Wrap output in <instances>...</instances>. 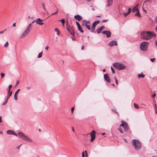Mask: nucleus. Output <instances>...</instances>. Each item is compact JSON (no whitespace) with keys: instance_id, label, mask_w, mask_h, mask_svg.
<instances>
[{"instance_id":"17","label":"nucleus","mask_w":157,"mask_h":157,"mask_svg":"<svg viewBox=\"0 0 157 157\" xmlns=\"http://www.w3.org/2000/svg\"><path fill=\"white\" fill-rule=\"evenodd\" d=\"M20 90V89H18L17 90L16 92L15 93L14 95V99L15 100H17V94L19 91Z\"/></svg>"},{"instance_id":"51","label":"nucleus","mask_w":157,"mask_h":157,"mask_svg":"<svg viewBox=\"0 0 157 157\" xmlns=\"http://www.w3.org/2000/svg\"><path fill=\"white\" fill-rule=\"evenodd\" d=\"M2 116H0V123L2 122Z\"/></svg>"},{"instance_id":"59","label":"nucleus","mask_w":157,"mask_h":157,"mask_svg":"<svg viewBox=\"0 0 157 157\" xmlns=\"http://www.w3.org/2000/svg\"><path fill=\"white\" fill-rule=\"evenodd\" d=\"M72 40H76L75 39L74 37H72Z\"/></svg>"},{"instance_id":"30","label":"nucleus","mask_w":157,"mask_h":157,"mask_svg":"<svg viewBox=\"0 0 157 157\" xmlns=\"http://www.w3.org/2000/svg\"><path fill=\"white\" fill-rule=\"evenodd\" d=\"M0 75L1 76L2 78H3L5 76V74L3 73H1L0 74Z\"/></svg>"},{"instance_id":"4","label":"nucleus","mask_w":157,"mask_h":157,"mask_svg":"<svg viewBox=\"0 0 157 157\" xmlns=\"http://www.w3.org/2000/svg\"><path fill=\"white\" fill-rule=\"evenodd\" d=\"M133 146L136 150H138L141 148V144L140 142L137 140L134 139L133 140Z\"/></svg>"},{"instance_id":"1","label":"nucleus","mask_w":157,"mask_h":157,"mask_svg":"<svg viewBox=\"0 0 157 157\" xmlns=\"http://www.w3.org/2000/svg\"><path fill=\"white\" fill-rule=\"evenodd\" d=\"M156 34L152 32L143 31L140 33L141 37L144 40H148L153 36H155Z\"/></svg>"},{"instance_id":"28","label":"nucleus","mask_w":157,"mask_h":157,"mask_svg":"<svg viewBox=\"0 0 157 157\" xmlns=\"http://www.w3.org/2000/svg\"><path fill=\"white\" fill-rule=\"evenodd\" d=\"M59 21H61V22H62V23L63 24V25L64 26V22H65L64 19H62L61 20H59Z\"/></svg>"},{"instance_id":"62","label":"nucleus","mask_w":157,"mask_h":157,"mask_svg":"<svg viewBox=\"0 0 157 157\" xmlns=\"http://www.w3.org/2000/svg\"><path fill=\"white\" fill-rule=\"evenodd\" d=\"M11 96V95L9 94H8V95H7V96L10 97Z\"/></svg>"},{"instance_id":"40","label":"nucleus","mask_w":157,"mask_h":157,"mask_svg":"<svg viewBox=\"0 0 157 157\" xmlns=\"http://www.w3.org/2000/svg\"><path fill=\"white\" fill-rule=\"evenodd\" d=\"M123 14L124 15V16H127L129 14V13H124Z\"/></svg>"},{"instance_id":"64","label":"nucleus","mask_w":157,"mask_h":157,"mask_svg":"<svg viewBox=\"0 0 157 157\" xmlns=\"http://www.w3.org/2000/svg\"><path fill=\"white\" fill-rule=\"evenodd\" d=\"M101 134L102 135H104L105 134V132H104V133H102Z\"/></svg>"},{"instance_id":"12","label":"nucleus","mask_w":157,"mask_h":157,"mask_svg":"<svg viewBox=\"0 0 157 157\" xmlns=\"http://www.w3.org/2000/svg\"><path fill=\"white\" fill-rule=\"evenodd\" d=\"M102 34H105L107 37H110L111 35V32L109 31L106 30L103 31L102 32Z\"/></svg>"},{"instance_id":"31","label":"nucleus","mask_w":157,"mask_h":157,"mask_svg":"<svg viewBox=\"0 0 157 157\" xmlns=\"http://www.w3.org/2000/svg\"><path fill=\"white\" fill-rule=\"evenodd\" d=\"M9 45L8 42H6V44H4V47H7Z\"/></svg>"},{"instance_id":"10","label":"nucleus","mask_w":157,"mask_h":157,"mask_svg":"<svg viewBox=\"0 0 157 157\" xmlns=\"http://www.w3.org/2000/svg\"><path fill=\"white\" fill-rule=\"evenodd\" d=\"M96 132L93 130L90 134L91 137L90 142H92L95 139L96 136Z\"/></svg>"},{"instance_id":"47","label":"nucleus","mask_w":157,"mask_h":157,"mask_svg":"<svg viewBox=\"0 0 157 157\" xmlns=\"http://www.w3.org/2000/svg\"><path fill=\"white\" fill-rule=\"evenodd\" d=\"M12 91H10L9 92H8V94H9L11 95L12 94Z\"/></svg>"},{"instance_id":"34","label":"nucleus","mask_w":157,"mask_h":157,"mask_svg":"<svg viewBox=\"0 0 157 157\" xmlns=\"http://www.w3.org/2000/svg\"><path fill=\"white\" fill-rule=\"evenodd\" d=\"M155 58H152V59H150V60L152 62H154L155 60Z\"/></svg>"},{"instance_id":"22","label":"nucleus","mask_w":157,"mask_h":157,"mask_svg":"<svg viewBox=\"0 0 157 157\" xmlns=\"http://www.w3.org/2000/svg\"><path fill=\"white\" fill-rule=\"evenodd\" d=\"M78 29L81 33H84V31L81 26L78 28Z\"/></svg>"},{"instance_id":"46","label":"nucleus","mask_w":157,"mask_h":157,"mask_svg":"<svg viewBox=\"0 0 157 157\" xmlns=\"http://www.w3.org/2000/svg\"><path fill=\"white\" fill-rule=\"evenodd\" d=\"M156 96V94L155 93H154V94L152 95V98H154Z\"/></svg>"},{"instance_id":"13","label":"nucleus","mask_w":157,"mask_h":157,"mask_svg":"<svg viewBox=\"0 0 157 157\" xmlns=\"http://www.w3.org/2000/svg\"><path fill=\"white\" fill-rule=\"evenodd\" d=\"M108 45L110 46H112L114 45H117V42L116 40L111 41L109 43Z\"/></svg>"},{"instance_id":"39","label":"nucleus","mask_w":157,"mask_h":157,"mask_svg":"<svg viewBox=\"0 0 157 157\" xmlns=\"http://www.w3.org/2000/svg\"><path fill=\"white\" fill-rule=\"evenodd\" d=\"M119 131L121 133H123V131L122 130V129L121 128H119Z\"/></svg>"},{"instance_id":"61","label":"nucleus","mask_w":157,"mask_h":157,"mask_svg":"<svg viewBox=\"0 0 157 157\" xmlns=\"http://www.w3.org/2000/svg\"><path fill=\"white\" fill-rule=\"evenodd\" d=\"M27 89H30V87H29H29H26Z\"/></svg>"},{"instance_id":"23","label":"nucleus","mask_w":157,"mask_h":157,"mask_svg":"<svg viewBox=\"0 0 157 157\" xmlns=\"http://www.w3.org/2000/svg\"><path fill=\"white\" fill-rule=\"evenodd\" d=\"M86 27L89 30L91 31V28L90 27V24H88Z\"/></svg>"},{"instance_id":"55","label":"nucleus","mask_w":157,"mask_h":157,"mask_svg":"<svg viewBox=\"0 0 157 157\" xmlns=\"http://www.w3.org/2000/svg\"><path fill=\"white\" fill-rule=\"evenodd\" d=\"M12 26L13 27H15L16 26V23H14L12 25Z\"/></svg>"},{"instance_id":"9","label":"nucleus","mask_w":157,"mask_h":157,"mask_svg":"<svg viewBox=\"0 0 157 157\" xmlns=\"http://www.w3.org/2000/svg\"><path fill=\"white\" fill-rule=\"evenodd\" d=\"M67 30L72 35L74 36L75 34L74 30L71 27L67 26L66 27Z\"/></svg>"},{"instance_id":"41","label":"nucleus","mask_w":157,"mask_h":157,"mask_svg":"<svg viewBox=\"0 0 157 157\" xmlns=\"http://www.w3.org/2000/svg\"><path fill=\"white\" fill-rule=\"evenodd\" d=\"M107 20H103L102 21V22L103 23H104L106 22Z\"/></svg>"},{"instance_id":"45","label":"nucleus","mask_w":157,"mask_h":157,"mask_svg":"<svg viewBox=\"0 0 157 157\" xmlns=\"http://www.w3.org/2000/svg\"><path fill=\"white\" fill-rule=\"evenodd\" d=\"M111 70L112 71L113 73L114 74L115 73V69H111Z\"/></svg>"},{"instance_id":"16","label":"nucleus","mask_w":157,"mask_h":157,"mask_svg":"<svg viewBox=\"0 0 157 157\" xmlns=\"http://www.w3.org/2000/svg\"><path fill=\"white\" fill-rule=\"evenodd\" d=\"M74 17L76 20H77L78 21H81L82 19V17L81 16L78 14L76 15H75L74 16Z\"/></svg>"},{"instance_id":"6","label":"nucleus","mask_w":157,"mask_h":157,"mask_svg":"<svg viewBox=\"0 0 157 157\" xmlns=\"http://www.w3.org/2000/svg\"><path fill=\"white\" fill-rule=\"evenodd\" d=\"M149 43L147 42H143L140 44V49L143 51H145L146 50L147 48L149 46Z\"/></svg>"},{"instance_id":"33","label":"nucleus","mask_w":157,"mask_h":157,"mask_svg":"<svg viewBox=\"0 0 157 157\" xmlns=\"http://www.w3.org/2000/svg\"><path fill=\"white\" fill-rule=\"evenodd\" d=\"M114 79H115V82H116V83L117 85H118V81L117 80V79L116 77H114Z\"/></svg>"},{"instance_id":"37","label":"nucleus","mask_w":157,"mask_h":157,"mask_svg":"<svg viewBox=\"0 0 157 157\" xmlns=\"http://www.w3.org/2000/svg\"><path fill=\"white\" fill-rule=\"evenodd\" d=\"M6 29H4V30L3 31H0V34H2L3 33H4V32L6 31Z\"/></svg>"},{"instance_id":"52","label":"nucleus","mask_w":157,"mask_h":157,"mask_svg":"<svg viewBox=\"0 0 157 157\" xmlns=\"http://www.w3.org/2000/svg\"><path fill=\"white\" fill-rule=\"evenodd\" d=\"M58 12V10H57V11H56V12H55V13H52L51 15H54V14H56V13H57Z\"/></svg>"},{"instance_id":"35","label":"nucleus","mask_w":157,"mask_h":157,"mask_svg":"<svg viewBox=\"0 0 157 157\" xmlns=\"http://www.w3.org/2000/svg\"><path fill=\"white\" fill-rule=\"evenodd\" d=\"M12 85H10L9 86V87H8V88H9V92L10 90V89H11V88L12 87Z\"/></svg>"},{"instance_id":"15","label":"nucleus","mask_w":157,"mask_h":157,"mask_svg":"<svg viewBox=\"0 0 157 157\" xmlns=\"http://www.w3.org/2000/svg\"><path fill=\"white\" fill-rule=\"evenodd\" d=\"M43 21L40 19V18L37 19L36 21V22L37 24L40 25H42L44 24L43 23L41 22Z\"/></svg>"},{"instance_id":"44","label":"nucleus","mask_w":157,"mask_h":157,"mask_svg":"<svg viewBox=\"0 0 157 157\" xmlns=\"http://www.w3.org/2000/svg\"><path fill=\"white\" fill-rule=\"evenodd\" d=\"M7 101H5L4 103H3L2 104V105H4L6 104L7 103Z\"/></svg>"},{"instance_id":"38","label":"nucleus","mask_w":157,"mask_h":157,"mask_svg":"<svg viewBox=\"0 0 157 157\" xmlns=\"http://www.w3.org/2000/svg\"><path fill=\"white\" fill-rule=\"evenodd\" d=\"M74 110V107H73L71 108V112H72V113L73 112V111Z\"/></svg>"},{"instance_id":"11","label":"nucleus","mask_w":157,"mask_h":157,"mask_svg":"<svg viewBox=\"0 0 157 157\" xmlns=\"http://www.w3.org/2000/svg\"><path fill=\"white\" fill-rule=\"evenodd\" d=\"M88 24H90V22L86 20H83L82 21L81 25L82 26H86Z\"/></svg>"},{"instance_id":"21","label":"nucleus","mask_w":157,"mask_h":157,"mask_svg":"<svg viewBox=\"0 0 157 157\" xmlns=\"http://www.w3.org/2000/svg\"><path fill=\"white\" fill-rule=\"evenodd\" d=\"M13 131L11 130H8L7 131L6 133L8 134L13 135Z\"/></svg>"},{"instance_id":"29","label":"nucleus","mask_w":157,"mask_h":157,"mask_svg":"<svg viewBox=\"0 0 157 157\" xmlns=\"http://www.w3.org/2000/svg\"><path fill=\"white\" fill-rule=\"evenodd\" d=\"M134 105L135 108L136 109H138L139 108V107L138 105L136 104L135 103L134 104Z\"/></svg>"},{"instance_id":"19","label":"nucleus","mask_w":157,"mask_h":157,"mask_svg":"<svg viewBox=\"0 0 157 157\" xmlns=\"http://www.w3.org/2000/svg\"><path fill=\"white\" fill-rule=\"evenodd\" d=\"M105 27L104 26H101L97 30V33H99L101 32L102 30Z\"/></svg>"},{"instance_id":"8","label":"nucleus","mask_w":157,"mask_h":157,"mask_svg":"<svg viewBox=\"0 0 157 157\" xmlns=\"http://www.w3.org/2000/svg\"><path fill=\"white\" fill-rule=\"evenodd\" d=\"M120 126H122V127H123L124 130L125 131H128V125L126 123L123 122V121H122V123L121 124Z\"/></svg>"},{"instance_id":"7","label":"nucleus","mask_w":157,"mask_h":157,"mask_svg":"<svg viewBox=\"0 0 157 157\" xmlns=\"http://www.w3.org/2000/svg\"><path fill=\"white\" fill-rule=\"evenodd\" d=\"M100 23V21L98 20L94 22L91 29V32H94V31L96 26Z\"/></svg>"},{"instance_id":"2","label":"nucleus","mask_w":157,"mask_h":157,"mask_svg":"<svg viewBox=\"0 0 157 157\" xmlns=\"http://www.w3.org/2000/svg\"><path fill=\"white\" fill-rule=\"evenodd\" d=\"M13 135L17 136H18L21 138L31 143L33 142V140L31 139L22 132H19L17 134L13 131Z\"/></svg>"},{"instance_id":"56","label":"nucleus","mask_w":157,"mask_h":157,"mask_svg":"<svg viewBox=\"0 0 157 157\" xmlns=\"http://www.w3.org/2000/svg\"><path fill=\"white\" fill-rule=\"evenodd\" d=\"M84 152H83L82 153V157H84Z\"/></svg>"},{"instance_id":"58","label":"nucleus","mask_w":157,"mask_h":157,"mask_svg":"<svg viewBox=\"0 0 157 157\" xmlns=\"http://www.w3.org/2000/svg\"><path fill=\"white\" fill-rule=\"evenodd\" d=\"M155 108V110L157 109V106L156 105H154Z\"/></svg>"},{"instance_id":"25","label":"nucleus","mask_w":157,"mask_h":157,"mask_svg":"<svg viewBox=\"0 0 157 157\" xmlns=\"http://www.w3.org/2000/svg\"><path fill=\"white\" fill-rule=\"evenodd\" d=\"M42 51H41V52H40L37 56L38 58H40L42 57Z\"/></svg>"},{"instance_id":"26","label":"nucleus","mask_w":157,"mask_h":157,"mask_svg":"<svg viewBox=\"0 0 157 157\" xmlns=\"http://www.w3.org/2000/svg\"><path fill=\"white\" fill-rule=\"evenodd\" d=\"M55 31L56 32L57 35H59V31L57 28H55Z\"/></svg>"},{"instance_id":"32","label":"nucleus","mask_w":157,"mask_h":157,"mask_svg":"<svg viewBox=\"0 0 157 157\" xmlns=\"http://www.w3.org/2000/svg\"><path fill=\"white\" fill-rule=\"evenodd\" d=\"M76 23L78 27V28L81 26L80 24L77 21L76 22Z\"/></svg>"},{"instance_id":"49","label":"nucleus","mask_w":157,"mask_h":157,"mask_svg":"<svg viewBox=\"0 0 157 157\" xmlns=\"http://www.w3.org/2000/svg\"><path fill=\"white\" fill-rule=\"evenodd\" d=\"M42 5H43V7L44 9V10H45V6H44V3H43Z\"/></svg>"},{"instance_id":"57","label":"nucleus","mask_w":157,"mask_h":157,"mask_svg":"<svg viewBox=\"0 0 157 157\" xmlns=\"http://www.w3.org/2000/svg\"><path fill=\"white\" fill-rule=\"evenodd\" d=\"M83 50L84 49V47L83 45H82V48H81Z\"/></svg>"},{"instance_id":"5","label":"nucleus","mask_w":157,"mask_h":157,"mask_svg":"<svg viewBox=\"0 0 157 157\" xmlns=\"http://www.w3.org/2000/svg\"><path fill=\"white\" fill-rule=\"evenodd\" d=\"M113 67L117 69H124L126 68L125 65L120 63H116L113 64Z\"/></svg>"},{"instance_id":"60","label":"nucleus","mask_w":157,"mask_h":157,"mask_svg":"<svg viewBox=\"0 0 157 157\" xmlns=\"http://www.w3.org/2000/svg\"><path fill=\"white\" fill-rule=\"evenodd\" d=\"M85 152H86V156H87V151H86V150H85Z\"/></svg>"},{"instance_id":"3","label":"nucleus","mask_w":157,"mask_h":157,"mask_svg":"<svg viewBox=\"0 0 157 157\" xmlns=\"http://www.w3.org/2000/svg\"><path fill=\"white\" fill-rule=\"evenodd\" d=\"M32 24H30L27 26L26 29L23 33L21 35L20 37V38H23L25 37L29 33L31 29L32 26Z\"/></svg>"},{"instance_id":"36","label":"nucleus","mask_w":157,"mask_h":157,"mask_svg":"<svg viewBox=\"0 0 157 157\" xmlns=\"http://www.w3.org/2000/svg\"><path fill=\"white\" fill-rule=\"evenodd\" d=\"M151 0H145V1L144 2V3L146 2H151Z\"/></svg>"},{"instance_id":"43","label":"nucleus","mask_w":157,"mask_h":157,"mask_svg":"<svg viewBox=\"0 0 157 157\" xmlns=\"http://www.w3.org/2000/svg\"><path fill=\"white\" fill-rule=\"evenodd\" d=\"M9 97H8L7 96V97H6V98L5 100V101H7L8 102V99H9Z\"/></svg>"},{"instance_id":"48","label":"nucleus","mask_w":157,"mask_h":157,"mask_svg":"<svg viewBox=\"0 0 157 157\" xmlns=\"http://www.w3.org/2000/svg\"><path fill=\"white\" fill-rule=\"evenodd\" d=\"M21 144L19 146H17V147H16V148L17 149H19L20 148V147L21 146Z\"/></svg>"},{"instance_id":"54","label":"nucleus","mask_w":157,"mask_h":157,"mask_svg":"<svg viewBox=\"0 0 157 157\" xmlns=\"http://www.w3.org/2000/svg\"><path fill=\"white\" fill-rule=\"evenodd\" d=\"M112 110L115 113H117V111L115 109H113Z\"/></svg>"},{"instance_id":"18","label":"nucleus","mask_w":157,"mask_h":157,"mask_svg":"<svg viewBox=\"0 0 157 157\" xmlns=\"http://www.w3.org/2000/svg\"><path fill=\"white\" fill-rule=\"evenodd\" d=\"M107 1L108 4L106 5V6L107 7H109L112 5L113 0H107Z\"/></svg>"},{"instance_id":"24","label":"nucleus","mask_w":157,"mask_h":157,"mask_svg":"<svg viewBox=\"0 0 157 157\" xmlns=\"http://www.w3.org/2000/svg\"><path fill=\"white\" fill-rule=\"evenodd\" d=\"M137 11V12L135 14V16H138L139 17H141V15H140V13L139 12V10H138Z\"/></svg>"},{"instance_id":"63","label":"nucleus","mask_w":157,"mask_h":157,"mask_svg":"<svg viewBox=\"0 0 157 157\" xmlns=\"http://www.w3.org/2000/svg\"><path fill=\"white\" fill-rule=\"evenodd\" d=\"M155 21L157 22V16L156 17L155 19Z\"/></svg>"},{"instance_id":"27","label":"nucleus","mask_w":157,"mask_h":157,"mask_svg":"<svg viewBox=\"0 0 157 157\" xmlns=\"http://www.w3.org/2000/svg\"><path fill=\"white\" fill-rule=\"evenodd\" d=\"M136 10L137 11H138V9L135 8L134 7L132 9V11L133 13H134Z\"/></svg>"},{"instance_id":"14","label":"nucleus","mask_w":157,"mask_h":157,"mask_svg":"<svg viewBox=\"0 0 157 157\" xmlns=\"http://www.w3.org/2000/svg\"><path fill=\"white\" fill-rule=\"evenodd\" d=\"M104 78L105 80L108 82H110V79L109 76L107 74L104 75Z\"/></svg>"},{"instance_id":"42","label":"nucleus","mask_w":157,"mask_h":157,"mask_svg":"<svg viewBox=\"0 0 157 157\" xmlns=\"http://www.w3.org/2000/svg\"><path fill=\"white\" fill-rule=\"evenodd\" d=\"M131 9L130 8H129L128 9V13H129H129L131 12Z\"/></svg>"},{"instance_id":"20","label":"nucleus","mask_w":157,"mask_h":157,"mask_svg":"<svg viewBox=\"0 0 157 157\" xmlns=\"http://www.w3.org/2000/svg\"><path fill=\"white\" fill-rule=\"evenodd\" d=\"M145 77V75L143 74L142 72H141V73L140 74L138 75V77L139 78H144Z\"/></svg>"},{"instance_id":"50","label":"nucleus","mask_w":157,"mask_h":157,"mask_svg":"<svg viewBox=\"0 0 157 157\" xmlns=\"http://www.w3.org/2000/svg\"><path fill=\"white\" fill-rule=\"evenodd\" d=\"M138 6V4H137L134 7L135 8L137 9Z\"/></svg>"},{"instance_id":"53","label":"nucleus","mask_w":157,"mask_h":157,"mask_svg":"<svg viewBox=\"0 0 157 157\" xmlns=\"http://www.w3.org/2000/svg\"><path fill=\"white\" fill-rule=\"evenodd\" d=\"M49 47L48 46H46L45 48V49L47 50H48Z\"/></svg>"}]
</instances>
